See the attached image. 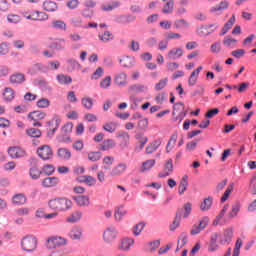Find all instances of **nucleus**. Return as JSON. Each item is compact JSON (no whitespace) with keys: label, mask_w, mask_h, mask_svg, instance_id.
<instances>
[{"label":"nucleus","mask_w":256,"mask_h":256,"mask_svg":"<svg viewBox=\"0 0 256 256\" xmlns=\"http://www.w3.org/2000/svg\"><path fill=\"white\" fill-rule=\"evenodd\" d=\"M38 244L39 241L37 240V237L33 235L24 236L20 242L21 249L22 251H25V253H35Z\"/></svg>","instance_id":"1"},{"label":"nucleus","mask_w":256,"mask_h":256,"mask_svg":"<svg viewBox=\"0 0 256 256\" xmlns=\"http://www.w3.org/2000/svg\"><path fill=\"white\" fill-rule=\"evenodd\" d=\"M65 245V238L61 236H50L46 239V247L48 249H57Z\"/></svg>","instance_id":"2"},{"label":"nucleus","mask_w":256,"mask_h":256,"mask_svg":"<svg viewBox=\"0 0 256 256\" xmlns=\"http://www.w3.org/2000/svg\"><path fill=\"white\" fill-rule=\"evenodd\" d=\"M117 235H119V231H117V227L109 226L104 230L103 240L105 243H113L117 239Z\"/></svg>","instance_id":"3"},{"label":"nucleus","mask_w":256,"mask_h":256,"mask_svg":"<svg viewBox=\"0 0 256 256\" xmlns=\"http://www.w3.org/2000/svg\"><path fill=\"white\" fill-rule=\"evenodd\" d=\"M37 154L39 158L43 161H49L50 159H53V150L49 145H43L39 147L37 150Z\"/></svg>","instance_id":"4"},{"label":"nucleus","mask_w":256,"mask_h":256,"mask_svg":"<svg viewBox=\"0 0 256 256\" xmlns=\"http://www.w3.org/2000/svg\"><path fill=\"white\" fill-rule=\"evenodd\" d=\"M207 225H209V217L207 216H204L199 224H194L192 226V229L190 231V234L191 235H199V233H201L203 231V229H205V227H207Z\"/></svg>","instance_id":"5"},{"label":"nucleus","mask_w":256,"mask_h":256,"mask_svg":"<svg viewBox=\"0 0 256 256\" xmlns=\"http://www.w3.org/2000/svg\"><path fill=\"white\" fill-rule=\"evenodd\" d=\"M50 209L53 211H63L65 209V198H56L48 202Z\"/></svg>","instance_id":"6"},{"label":"nucleus","mask_w":256,"mask_h":256,"mask_svg":"<svg viewBox=\"0 0 256 256\" xmlns=\"http://www.w3.org/2000/svg\"><path fill=\"white\" fill-rule=\"evenodd\" d=\"M8 154L12 159H21L27 155L25 150L19 146H13L8 149Z\"/></svg>","instance_id":"7"},{"label":"nucleus","mask_w":256,"mask_h":256,"mask_svg":"<svg viewBox=\"0 0 256 256\" xmlns=\"http://www.w3.org/2000/svg\"><path fill=\"white\" fill-rule=\"evenodd\" d=\"M45 117H47V114L41 111H34L30 114H28V118L32 121H36L33 123L34 127H41V124L39 121L43 120Z\"/></svg>","instance_id":"8"},{"label":"nucleus","mask_w":256,"mask_h":256,"mask_svg":"<svg viewBox=\"0 0 256 256\" xmlns=\"http://www.w3.org/2000/svg\"><path fill=\"white\" fill-rule=\"evenodd\" d=\"M68 237H70V239L73 241H81V238L83 237V228L74 226L68 233Z\"/></svg>","instance_id":"9"},{"label":"nucleus","mask_w":256,"mask_h":256,"mask_svg":"<svg viewBox=\"0 0 256 256\" xmlns=\"http://www.w3.org/2000/svg\"><path fill=\"white\" fill-rule=\"evenodd\" d=\"M217 239H219V233L214 232L210 237V242L208 244V251L210 253H215L219 249V244H217Z\"/></svg>","instance_id":"10"},{"label":"nucleus","mask_w":256,"mask_h":256,"mask_svg":"<svg viewBox=\"0 0 256 256\" xmlns=\"http://www.w3.org/2000/svg\"><path fill=\"white\" fill-rule=\"evenodd\" d=\"M37 71H41V73H47L49 71L48 64L44 65L41 63L34 64L32 67L28 69V74L29 75H35Z\"/></svg>","instance_id":"11"},{"label":"nucleus","mask_w":256,"mask_h":256,"mask_svg":"<svg viewBox=\"0 0 256 256\" xmlns=\"http://www.w3.org/2000/svg\"><path fill=\"white\" fill-rule=\"evenodd\" d=\"M27 203V196L23 193L15 194L12 197V205H16L17 207H21V205H25Z\"/></svg>","instance_id":"12"},{"label":"nucleus","mask_w":256,"mask_h":256,"mask_svg":"<svg viewBox=\"0 0 256 256\" xmlns=\"http://www.w3.org/2000/svg\"><path fill=\"white\" fill-rule=\"evenodd\" d=\"M2 95L5 103H11V101L15 99V90H13L11 87H6L4 88Z\"/></svg>","instance_id":"13"},{"label":"nucleus","mask_w":256,"mask_h":256,"mask_svg":"<svg viewBox=\"0 0 256 256\" xmlns=\"http://www.w3.org/2000/svg\"><path fill=\"white\" fill-rule=\"evenodd\" d=\"M233 241V228H227L223 233V239L220 240V245H229Z\"/></svg>","instance_id":"14"},{"label":"nucleus","mask_w":256,"mask_h":256,"mask_svg":"<svg viewBox=\"0 0 256 256\" xmlns=\"http://www.w3.org/2000/svg\"><path fill=\"white\" fill-rule=\"evenodd\" d=\"M78 183H85L88 187L96 185L97 180L93 176L83 175L77 178Z\"/></svg>","instance_id":"15"},{"label":"nucleus","mask_w":256,"mask_h":256,"mask_svg":"<svg viewBox=\"0 0 256 256\" xmlns=\"http://www.w3.org/2000/svg\"><path fill=\"white\" fill-rule=\"evenodd\" d=\"M78 207H89L91 205V201L89 200V196L87 195H79L74 197Z\"/></svg>","instance_id":"16"},{"label":"nucleus","mask_w":256,"mask_h":256,"mask_svg":"<svg viewBox=\"0 0 256 256\" xmlns=\"http://www.w3.org/2000/svg\"><path fill=\"white\" fill-rule=\"evenodd\" d=\"M119 62L122 64V67L126 69H131L132 67H135V57L124 56L119 60Z\"/></svg>","instance_id":"17"},{"label":"nucleus","mask_w":256,"mask_h":256,"mask_svg":"<svg viewBox=\"0 0 256 256\" xmlns=\"http://www.w3.org/2000/svg\"><path fill=\"white\" fill-rule=\"evenodd\" d=\"M83 219V212L77 210L72 212L67 218V223H79Z\"/></svg>","instance_id":"18"},{"label":"nucleus","mask_w":256,"mask_h":256,"mask_svg":"<svg viewBox=\"0 0 256 256\" xmlns=\"http://www.w3.org/2000/svg\"><path fill=\"white\" fill-rule=\"evenodd\" d=\"M135 243V240L131 238H123L121 240L120 245L118 246V249L120 251H129L131 249V246Z\"/></svg>","instance_id":"19"},{"label":"nucleus","mask_w":256,"mask_h":256,"mask_svg":"<svg viewBox=\"0 0 256 256\" xmlns=\"http://www.w3.org/2000/svg\"><path fill=\"white\" fill-rule=\"evenodd\" d=\"M114 82L118 87H125L127 85V74L125 72H121L117 74L114 78Z\"/></svg>","instance_id":"20"},{"label":"nucleus","mask_w":256,"mask_h":256,"mask_svg":"<svg viewBox=\"0 0 256 256\" xmlns=\"http://www.w3.org/2000/svg\"><path fill=\"white\" fill-rule=\"evenodd\" d=\"M181 217H183V210L178 209L176 211V216H175L172 224L170 225V231H175V229H177V227H179V225H181Z\"/></svg>","instance_id":"21"},{"label":"nucleus","mask_w":256,"mask_h":256,"mask_svg":"<svg viewBox=\"0 0 256 256\" xmlns=\"http://www.w3.org/2000/svg\"><path fill=\"white\" fill-rule=\"evenodd\" d=\"M126 169H127V164L120 163L115 168L112 169V171L110 172V176L117 177V176L121 175V173H125Z\"/></svg>","instance_id":"22"},{"label":"nucleus","mask_w":256,"mask_h":256,"mask_svg":"<svg viewBox=\"0 0 256 256\" xmlns=\"http://www.w3.org/2000/svg\"><path fill=\"white\" fill-rule=\"evenodd\" d=\"M10 83L15 85H21V83H25V74L16 73L10 76Z\"/></svg>","instance_id":"23"},{"label":"nucleus","mask_w":256,"mask_h":256,"mask_svg":"<svg viewBox=\"0 0 256 256\" xmlns=\"http://www.w3.org/2000/svg\"><path fill=\"white\" fill-rule=\"evenodd\" d=\"M129 92L133 94L145 93L147 91V86L143 84H133L128 88Z\"/></svg>","instance_id":"24"},{"label":"nucleus","mask_w":256,"mask_h":256,"mask_svg":"<svg viewBox=\"0 0 256 256\" xmlns=\"http://www.w3.org/2000/svg\"><path fill=\"white\" fill-rule=\"evenodd\" d=\"M115 146V140L107 139L104 140L103 143L99 145V149L100 151H109V149H114Z\"/></svg>","instance_id":"25"},{"label":"nucleus","mask_w":256,"mask_h":256,"mask_svg":"<svg viewBox=\"0 0 256 256\" xmlns=\"http://www.w3.org/2000/svg\"><path fill=\"white\" fill-rule=\"evenodd\" d=\"M58 6L57 3L47 0L43 3V10L47 11L48 13H54V11H57Z\"/></svg>","instance_id":"26"},{"label":"nucleus","mask_w":256,"mask_h":256,"mask_svg":"<svg viewBox=\"0 0 256 256\" xmlns=\"http://www.w3.org/2000/svg\"><path fill=\"white\" fill-rule=\"evenodd\" d=\"M189 176L185 175L181 181H180V186L178 189L179 195H183L187 191V187L189 186Z\"/></svg>","instance_id":"27"},{"label":"nucleus","mask_w":256,"mask_h":256,"mask_svg":"<svg viewBox=\"0 0 256 256\" xmlns=\"http://www.w3.org/2000/svg\"><path fill=\"white\" fill-rule=\"evenodd\" d=\"M59 183V178L57 177H47L42 180L43 187H55Z\"/></svg>","instance_id":"28"},{"label":"nucleus","mask_w":256,"mask_h":256,"mask_svg":"<svg viewBox=\"0 0 256 256\" xmlns=\"http://www.w3.org/2000/svg\"><path fill=\"white\" fill-rule=\"evenodd\" d=\"M116 137L120 138L123 140L124 143L120 144L121 147L125 148V147H129V133L122 131V132H118Z\"/></svg>","instance_id":"29"},{"label":"nucleus","mask_w":256,"mask_h":256,"mask_svg":"<svg viewBox=\"0 0 256 256\" xmlns=\"http://www.w3.org/2000/svg\"><path fill=\"white\" fill-rule=\"evenodd\" d=\"M213 205V197L209 196L205 198L203 202L200 204V210L202 211H209Z\"/></svg>","instance_id":"30"},{"label":"nucleus","mask_w":256,"mask_h":256,"mask_svg":"<svg viewBox=\"0 0 256 256\" xmlns=\"http://www.w3.org/2000/svg\"><path fill=\"white\" fill-rule=\"evenodd\" d=\"M169 59H179V57H183V50L181 48H173L168 52Z\"/></svg>","instance_id":"31"},{"label":"nucleus","mask_w":256,"mask_h":256,"mask_svg":"<svg viewBox=\"0 0 256 256\" xmlns=\"http://www.w3.org/2000/svg\"><path fill=\"white\" fill-rule=\"evenodd\" d=\"M98 39L102 41V43H109V41H113V33L106 30L104 33L98 35Z\"/></svg>","instance_id":"32"},{"label":"nucleus","mask_w":256,"mask_h":256,"mask_svg":"<svg viewBox=\"0 0 256 256\" xmlns=\"http://www.w3.org/2000/svg\"><path fill=\"white\" fill-rule=\"evenodd\" d=\"M119 124L117 122H107L102 126L104 131H107V133H115L117 131V127Z\"/></svg>","instance_id":"33"},{"label":"nucleus","mask_w":256,"mask_h":256,"mask_svg":"<svg viewBox=\"0 0 256 256\" xmlns=\"http://www.w3.org/2000/svg\"><path fill=\"white\" fill-rule=\"evenodd\" d=\"M81 65H79V62L77 60L68 59L67 60V71L68 73H71L72 71H75V69H79Z\"/></svg>","instance_id":"34"},{"label":"nucleus","mask_w":256,"mask_h":256,"mask_svg":"<svg viewBox=\"0 0 256 256\" xmlns=\"http://www.w3.org/2000/svg\"><path fill=\"white\" fill-rule=\"evenodd\" d=\"M155 166V159H150L142 163V167L140 169V173H145V171H149L151 167Z\"/></svg>","instance_id":"35"},{"label":"nucleus","mask_w":256,"mask_h":256,"mask_svg":"<svg viewBox=\"0 0 256 256\" xmlns=\"http://www.w3.org/2000/svg\"><path fill=\"white\" fill-rule=\"evenodd\" d=\"M229 7V2L222 1L220 4L216 7L210 8V13H216V11H225Z\"/></svg>","instance_id":"36"},{"label":"nucleus","mask_w":256,"mask_h":256,"mask_svg":"<svg viewBox=\"0 0 256 256\" xmlns=\"http://www.w3.org/2000/svg\"><path fill=\"white\" fill-rule=\"evenodd\" d=\"M241 211V204L239 202H235L234 205H232V210L229 212L228 217L233 219V217H237V213Z\"/></svg>","instance_id":"37"},{"label":"nucleus","mask_w":256,"mask_h":256,"mask_svg":"<svg viewBox=\"0 0 256 256\" xmlns=\"http://www.w3.org/2000/svg\"><path fill=\"white\" fill-rule=\"evenodd\" d=\"M184 213L182 214L183 219H187L191 215V211H193V204L188 202L183 206Z\"/></svg>","instance_id":"38"},{"label":"nucleus","mask_w":256,"mask_h":256,"mask_svg":"<svg viewBox=\"0 0 256 256\" xmlns=\"http://www.w3.org/2000/svg\"><path fill=\"white\" fill-rule=\"evenodd\" d=\"M101 157H103V154H101L100 151L88 153V159H89V161H92V163L99 161L101 159Z\"/></svg>","instance_id":"39"},{"label":"nucleus","mask_w":256,"mask_h":256,"mask_svg":"<svg viewBox=\"0 0 256 256\" xmlns=\"http://www.w3.org/2000/svg\"><path fill=\"white\" fill-rule=\"evenodd\" d=\"M143 229H145V222H139L138 224H136L132 229L135 237H139V235H141V231H143Z\"/></svg>","instance_id":"40"},{"label":"nucleus","mask_w":256,"mask_h":256,"mask_svg":"<svg viewBox=\"0 0 256 256\" xmlns=\"http://www.w3.org/2000/svg\"><path fill=\"white\" fill-rule=\"evenodd\" d=\"M36 105L39 109H47L51 105V101L47 98H41L36 102Z\"/></svg>","instance_id":"41"},{"label":"nucleus","mask_w":256,"mask_h":256,"mask_svg":"<svg viewBox=\"0 0 256 256\" xmlns=\"http://www.w3.org/2000/svg\"><path fill=\"white\" fill-rule=\"evenodd\" d=\"M121 2L114 1L111 4L102 5V11H113V9H117V7H120Z\"/></svg>","instance_id":"42"},{"label":"nucleus","mask_w":256,"mask_h":256,"mask_svg":"<svg viewBox=\"0 0 256 256\" xmlns=\"http://www.w3.org/2000/svg\"><path fill=\"white\" fill-rule=\"evenodd\" d=\"M127 215V211L118 209L114 213V219L117 223L123 221V217Z\"/></svg>","instance_id":"43"},{"label":"nucleus","mask_w":256,"mask_h":256,"mask_svg":"<svg viewBox=\"0 0 256 256\" xmlns=\"http://www.w3.org/2000/svg\"><path fill=\"white\" fill-rule=\"evenodd\" d=\"M223 44L226 47H235V45H237V40L231 36H226L223 40Z\"/></svg>","instance_id":"44"},{"label":"nucleus","mask_w":256,"mask_h":256,"mask_svg":"<svg viewBox=\"0 0 256 256\" xmlns=\"http://www.w3.org/2000/svg\"><path fill=\"white\" fill-rule=\"evenodd\" d=\"M39 15H41V12L39 11H33L31 12V14L25 12L24 13V17L28 20H32V21H39Z\"/></svg>","instance_id":"45"},{"label":"nucleus","mask_w":256,"mask_h":256,"mask_svg":"<svg viewBox=\"0 0 256 256\" xmlns=\"http://www.w3.org/2000/svg\"><path fill=\"white\" fill-rule=\"evenodd\" d=\"M26 134L28 135V137L39 138L41 137V130L37 128H30L26 130Z\"/></svg>","instance_id":"46"},{"label":"nucleus","mask_w":256,"mask_h":256,"mask_svg":"<svg viewBox=\"0 0 256 256\" xmlns=\"http://www.w3.org/2000/svg\"><path fill=\"white\" fill-rule=\"evenodd\" d=\"M173 9H174V2L173 0H169L166 5L163 7L162 12L165 15H168L169 13H173Z\"/></svg>","instance_id":"47"},{"label":"nucleus","mask_w":256,"mask_h":256,"mask_svg":"<svg viewBox=\"0 0 256 256\" xmlns=\"http://www.w3.org/2000/svg\"><path fill=\"white\" fill-rule=\"evenodd\" d=\"M176 29H183L189 27V22L185 19H179L174 22Z\"/></svg>","instance_id":"48"},{"label":"nucleus","mask_w":256,"mask_h":256,"mask_svg":"<svg viewBox=\"0 0 256 256\" xmlns=\"http://www.w3.org/2000/svg\"><path fill=\"white\" fill-rule=\"evenodd\" d=\"M231 193H233V184H229V186L225 190L223 196L221 197V203H225V201L229 199V195H231Z\"/></svg>","instance_id":"49"},{"label":"nucleus","mask_w":256,"mask_h":256,"mask_svg":"<svg viewBox=\"0 0 256 256\" xmlns=\"http://www.w3.org/2000/svg\"><path fill=\"white\" fill-rule=\"evenodd\" d=\"M39 89H41V91L48 92V93H51L52 91L51 86L45 80H41L39 82Z\"/></svg>","instance_id":"50"},{"label":"nucleus","mask_w":256,"mask_h":256,"mask_svg":"<svg viewBox=\"0 0 256 256\" xmlns=\"http://www.w3.org/2000/svg\"><path fill=\"white\" fill-rule=\"evenodd\" d=\"M30 177L31 179H39L41 177V171L37 167L30 168Z\"/></svg>","instance_id":"51"},{"label":"nucleus","mask_w":256,"mask_h":256,"mask_svg":"<svg viewBox=\"0 0 256 256\" xmlns=\"http://www.w3.org/2000/svg\"><path fill=\"white\" fill-rule=\"evenodd\" d=\"M185 245H187V233L183 232L178 238V247L181 249Z\"/></svg>","instance_id":"52"},{"label":"nucleus","mask_w":256,"mask_h":256,"mask_svg":"<svg viewBox=\"0 0 256 256\" xmlns=\"http://www.w3.org/2000/svg\"><path fill=\"white\" fill-rule=\"evenodd\" d=\"M168 82H169V78H164V79L160 80L159 83H157L155 85V90L161 91V89H165V87H167Z\"/></svg>","instance_id":"53"},{"label":"nucleus","mask_w":256,"mask_h":256,"mask_svg":"<svg viewBox=\"0 0 256 256\" xmlns=\"http://www.w3.org/2000/svg\"><path fill=\"white\" fill-rule=\"evenodd\" d=\"M42 171L45 173V175H53V173H55V167L51 164H46L44 165Z\"/></svg>","instance_id":"54"},{"label":"nucleus","mask_w":256,"mask_h":256,"mask_svg":"<svg viewBox=\"0 0 256 256\" xmlns=\"http://www.w3.org/2000/svg\"><path fill=\"white\" fill-rule=\"evenodd\" d=\"M138 129H140L141 131H145V129H147L149 127V120L147 118L141 119L138 122Z\"/></svg>","instance_id":"55"},{"label":"nucleus","mask_w":256,"mask_h":256,"mask_svg":"<svg viewBox=\"0 0 256 256\" xmlns=\"http://www.w3.org/2000/svg\"><path fill=\"white\" fill-rule=\"evenodd\" d=\"M100 87L102 89H108V87H111V76H107L100 82Z\"/></svg>","instance_id":"56"},{"label":"nucleus","mask_w":256,"mask_h":256,"mask_svg":"<svg viewBox=\"0 0 256 256\" xmlns=\"http://www.w3.org/2000/svg\"><path fill=\"white\" fill-rule=\"evenodd\" d=\"M211 53H221V41H217L210 47Z\"/></svg>","instance_id":"57"},{"label":"nucleus","mask_w":256,"mask_h":256,"mask_svg":"<svg viewBox=\"0 0 256 256\" xmlns=\"http://www.w3.org/2000/svg\"><path fill=\"white\" fill-rule=\"evenodd\" d=\"M67 101L69 103H77L79 99H77V96L75 95V91H69L67 93Z\"/></svg>","instance_id":"58"},{"label":"nucleus","mask_w":256,"mask_h":256,"mask_svg":"<svg viewBox=\"0 0 256 256\" xmlns=\"http://www.w3.org/2000/svg\"><path fill=\"white\" fill-rule=\"evenodd\" d=\"M232 57L235 59H241V57L245 56V49H238L231 52Z\"/></svg>","instance_id":"59"},{"label":"nucleus","mask_w":256,"mask_h":256,"mask_svg":"<svg viewBox=\"0 0 256 256\" xmlns=\"http://www.w3.org/2000/svg\"><path fill=\"white\" fill-rule=\"evenodd\" d=\"M63 45H65L64 39H56V41L51 45L52 49H63Z\"/></svg>","instance_id":"60"},{"label":"nucleus","mask_w":256,"mask_h":256,"mask_svg":"<svg viewBox=\"0 0 256 256\" xmlns=\"http://www.w3.org/2000/svg\"><path fill=\"white\" fill-rule=\"evenodd\" d=\"M9 53V43L2 42L0 44V55H7Z\"/></svg>","instance_id":"61"},{"label":"nucleus","mask_w":256,"mask_h":256,"mask_svg":"<svg viewBox=\"0 0 256 256\" xmlns=\"http://www.w3.org/2000/svg\"><path fill=\"white\" fill-rule=\"evenodd\" d=\"M82 17H85L86 19H91V17H93V10L91 8H85L82 10L81 12Z\"/></svg>","instance_id":"62"},{"label":"nucleus","mask_w":256,"mask_h":256,"mask_svg":"<svg viewBox=\"0 0 256 256\" xmlns=\"http://www.w3.org/2000/svg\"><path fill=\"white\" fill-rule=\"evenodd\" d=\"M82 105L85 109H91L93 107V100L91 98H82Z\"/></svg>","instance_id":"63"},{"label":"nucleus","mask_w":256,"mask_h":256,"mask_svg":"<svg viewBox=\"0 0 256 256\" xmlns=\"http://www.w3.org/2000/svg\"><path fill=\"white\" fill-rule=\"evenodd\" d=\"M11 8V4L7 0H0V11H7Z\"/></svg>","instance_id":"64"}]
</instances>
